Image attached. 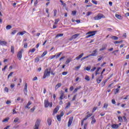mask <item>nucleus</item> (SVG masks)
I'll return each instance as SVG.
<instances>
[{
    "label": "nucleus",
    "mask_w": 129,
    "mask_h": 129,
    "mask_svg": "<svg viewBox=\"0 0 129 129\" xmlns=\"http://www.w3.org/2000/svg\"><path fill=\"white\" fill-rule=\"evenodd\" d=\"M85 80L87 81H90V78H89V76L86 75L85 78Z\"/></svg>",
    "instance_id": "obj_36"
},
{
    "label": "nucleus",
    "mask_w": 129,
    "mask_h": 129,
    "mask_svg": "<svg viewBox=\"0 0 129 129\" xmlns=\"http://www.w3.org/2000/svg\"><path fill=\"white\" fill-rule=\"evenodd\" d=\"M118 119L120 122H122L123 121V119H122V117L119 116L118 117Z\"/></svg>",
    "instance_id": "obj_30"
},
{
    "label": "nucleus",
    "mask_w": 129,
    "mask_h": 129,
    "mask_svg": "<svg viewBox=\"0 0 129 129\" xmlns=\"http://www.w3.org/2000/svg\"><path fill=\"white\" fill-rule=\"evenodd\" d=\"M111 127H112V128H118V124H113L112 125H111Z\"/></svg>",
    "instance_id": "obj_22"
},
{
    "label": "nucleus",
    "mask_w": 129,
    "mask_h": 129,
    "mask_svg": "<svg viewBox=\"0 0 129 129\" xmlns=\"http://www.w3.org/2000/svg\"><path fill=\"white\" fill-rule=\"evenodd\" d=\"M62 75H67V74H68V72H63L62 73Z\"/></svg>",
    "instance_id": "obj_60"
},
{
    "label": "nucleus",
    "mask_w": 129,
    "mask_h": 129,
    "mask_svg": "<svg viewBox=\"0 0 129 129\" xmlns=\"http://www.w3.org/2000/svg\"><path fill=\"white\" fill-rule=\"evenodd\" d=\"M76 97H77V94L75 95L72 100V101H74V100H75V99H76Z\"/></svg>",
    "instance_id": "obj_45"
},
{
    "label": "nucleus",
    "mask_w": 129,
    "mask_h": 129,
    "mask_svg": "<svg viewBox=\"0 0 129 129\" xmlns=\"http://www.w3.org/2000/svg\"><path fill=\"white\" fill-rule=\"evenodd\" d=\"M11 28H12V26L11 25H7L6 26V29L7 30H11Z\"/></svg>",
    "instance_id": "obj_42"
},
{
    "label": "nucleus",
    "mask_w": 129,
    "mask_h": 129,
    "mask_svg": "<svg viewBox=\"0 0 129 129\" xmlns=\"http://www.w3.org/2000/svg\"><path fill=\"white\" fill-rule=\"evenodd\" d=\"M10 87H11V89H13V88H14L15 87V84H11Z\"/></svg>",
    "instance_id": "obj_58"
},
{
    "label": "nucleus",
    "mask_w": 129,
    "mask_h": 129,
    "mask_svg": "<svg viewBox=\"0 0 129 129\" xmlns=\"http://www.w3.org/2000/svg\"><path fill=\"white\" fill-rule=\"evenodd\" d=\"M24 92L25 94L28 93V84H27V83H25V85L24 88Z\"/></svg>",
    "instance_id": "obj_10"
},
{
    "label": "nucleus",
    "mask_w": 129,
    "mask_h": 129,
    "mask_svg": "<svg viewBox=\"0 0 129 129\" xmlns=\"http://www.w3.org/2000/svg\"><path fill=\"white\" fill-rule=\"evenodd\" d=\"M14 121V122H18V121H19V118L18 117L15 118Z\"/></svg>",
    "instance_id": "obj_53"
},
{
    "label": "nucleus",
    "mask_w": 129,
    "mask_h": 129,
    "mask_svg": "<svg viewBox=\"0 0 129 129\" xmlns=\"http://www.w3.org/2000/svg\"><path fill=\"white\" fill-rule=\"evenodd\" d=\"M58 22H59V19H55L54 24L57 25V24H58Z\"/></svg>",
    "instance_id": "obj_56"
},
{
    "label": "nucleus",
    "mask_w": 129,
    "mask_h": 129,
    "mask_svg": "<svg viewBox=\"0 0 129 129\" xmlns=\"http://www.w3.org/2000/svg\"><path fill=\"white\" fill-rule=\"evenodd\" d=\"M102 18L105 19V16L102 14L99 13L96 16L94 17V20L97 21L98 20H101Z\"/></svg>",
    "instance_id": "obj_2"
},
{
    "label": "nucleus",
    "mask_w": 129,
    "mask_h": 129,
    "mask_svg": "<svg viewBox=\"0 0 129 129\" xmlns=\"http://www.w3.org/2000/svg\"><path fill=\"white\" fill-rule=\"evenodd\" d=\"M77 13V11H72V15H73V16H76Z\"/></svg>",
    "instance_id": "obj_47"
},
{
    "label": "nucleus",
    "mask_w": 129,
    "mask_h": 129,
    "mask_svg": "<svg viewBox=\"0 0 129 129\" xmlns=\"http://www.w3.org/2000/svg\"><path fill=\"white\" fill-rule=\"evenodd\" d=\"M14 50H15V47H14V46H12L11 47V52L13 53V54L15 53Z\"/></svg>",
    "instance_id": "obj_32"
},
{
    "label": "nucleus",
    "mask_w": 129,
    "mask_h": 129,
    "mask_svg": "<svg viewBox=\"0 0 129 129\" xmlns=\"http://www.w3.org/2000/svg\"><path fill=\"white\" fill-rule=\"evenodd\" d=\"M110 38L112 40H118V37H117V36H112Z\"/></svg>",
    "instance_id": "obj_25"
},
{
    "label": "nucleus",
    "mask_w": 129,
    "mask_h": 129,
    "mask_svg": "<svg viewBox=\"0 0 129 129\" xmlns=\"http://www.w3.org/2000/svg\"><path fill=\"white\" fill-rule=\"evenodd\" d=\"M73 121V117H71L69 119V121L68 122V126H70V125L72 124Z\"/></svg>",
    "instance_id": "obj_8"
},
{
    "label": "nucleus",
    "mask_w": 129,
    "mask_h": 129,
    "mask_svg": "<svg viewBox=\"0 0 129 129\" xmlns=\"http://www.w3.org/2000/svg\"><path fill=\"white\" fill-rule=\"evenodd\" d=\"M11 103V102L10 100H7L6 102V104H10Z\"/></svg>",
    "instance_id": "obj_64"
},
{
    "label": "nucleus",
    "mask_w": 129,
    "mask_h": 129,
    "mask_svg": "<svg viewBox=\"0 0 129 129\" xmlns=\"http://www.w3.org/2000/svg\"><path fill=\"white\" fill-rule=\"evenodd\" d=\"M81 86H80L78 88H76L74 90V93H76L77 91H78V90H79V89H81Z\"/></svg>",
    "instance_id": "obj_27"
},
{
    "label": "nucleus",
    "mask_w": 129,
    "mask_h": 129,
    "mask_svg": "<svg viewBox=\"0 0 129 129\" xmlns=\"http://www.w3.org/2000/svg\"><path fill=\"white\" fill-rule=\"evenodd\" d=\"M35 51H36V48H33L32 49H30L29 52L30 53H34V52H35Z\"/></svg>",
    "instance_id": "obj_38"
},
{
    "label": "nucleus",
    "mask_w": 129,
    "mask_h": 129,
    "mask_svg": "<svg viewBox=\"0 0 129 129\" xmlns=\"http://www.w3.org/2000/svg\"><path fill=\"white\" fill-rule=\"evenodd\" d=\"M107 106H108V104L107 103H104L103 105L104 108H107Z\"/></svg>",
    "instance_id": "obj_46"
},
{
    "label": "nucleus",
    "mask_w": 129,
    "mask_h": 129,
    "mask_svg": "<svg viewBox=\"0 0 129 129\" xmlns=\"http://www.w3.org/2000/svg\"><path fill=\"white\" fill-rule=\"evenodd\" d=\"M53 12H54V16L56 17L57 15V10H54Z\"/></svg>",
    "instance_id": "obj_52"
},
{
    "label": "nucleus",
    "mask_w": 129,
    "mask_h": 129,
    "mask_svg": "<svg viewBox=\"0 0 129 129\" xmlns=\"http://www.w3.org/2000/svg\"><path fill=\"white\" fill-rule=\"evenodd\" d=\"M61 55H62V52H59V53H56V56H55L56 59H57V58H59V57H60V56H61Z\"/></svg>",
    "instance_id": "obj_34"
},
{
    "label": "nucleus",
    "mask_w": 129,
    "mask_h": 129,
    "mask_svg": "<svg viewBox=\"0 0 129 129\" xmlns=\"http://www.w3.org/2000/svg\"><path fill=\"white\" fill-rule=\"evenodd\" d=\"M97 53V49H95L93 51V53L90 54V56H92L93 57H94V56H96V55H95V53Z\"/></svg>",
    "instance_id": "obj_17"
},
{
    "label": "nucleus",
    "mask_w": 129,
    "mask_h": 129,
    "mask_svg": "<svg viewBox=\"0 0 129 129\" xmlns=\"http://www.w3.org/2000/svg\"><path fill=\"white\" fill-rule=\"evenodd\" d=\"M61 83H58L55 86V90H57L59 87H61Z\"/></svg>",
    "instance_id": "obj_28"
},
{
    "label": "nucleus",
    "mask_w": 129,
    "mask_h": 129,
    "mask_svg": "<svg viewBox=\"0 0 129 129\" xmlns=\"http://www.w3.org/2000/svg\"><path fill=\"white\" fill-rule=\"evenodd\" d=\"M59 110V107L58 106H56L53 110V113H57L58 111Z\"/></svg>",
    "instance_id": "obj_19"
},
{
    "label": "nucleus",
    "mask_w": 129,
    "mask_h": 129,
    "mask_svg": "<svg viewBox=\"0 0 129 129\" xmlns=\"http://www.w3.org/2000/svg\"><path fill=\"white\" fill-rule=\"evenodd\" d=\"M92 3L93 4H94V5H97V1H93V0H92Z\"/></svg>",
    "instance_id": "obj_54"
},
{
    "label": "nucleus",
    "mask_w": 129,
    "mask_h": 129,
    "mask_svg": "<svg viewBox=\"0 0 129 129\" xmlns=\"http://www.w3.org/2000/svg\"><path fill=\"white\" fill-rule=\"evenodd\" d=\"M95 70H96V67H94L91 70V72H93Z\"/></svg>",
    "instance_id": "obj_63"
},
{
    "label": "nucleus",
    "mask_w": 129,
    "mask_h": 129,
    "mask_svg": "<svg viewBox=\"0 0 129 129\" xmlns=\"http://www.w3.org/2000/svg\"><path fill=\"white\" fill-rule=\"evenodd\" d=\"M66 104H67V106H66L65 108L67 109L68 107H70V105H71V102L69 101Z\"/></svg>",
    "instance_id": "obj_24"
},
{
    "label": "nucleus",
    "mask_w": 129,
    "mask_h": 129,
    "mask_svg": "<svg viewBox=\"0 0 129 129\" xmlns=\"http://www.w3.org/2000/svg\"><path fill=\"white\" fill-rule=\"evenodd\" d=\"M106 47H107L106 44L102 45V48L99 49V51H103V50H106Z\"/></svg>",
    "instance_id": "obj_11"
},
{
    "label": "nucleus",
    "mask_w": 129,
    "mask_h": 129,
    "mask_svg": "<svg viewBox=\"0 0 129 129\" xmlns=\"http://www.w3.org/2000/svg\"><path fill=\"white\" fill-rule=\"evenodd\" d=\"M118 52V50H116L112 52V54H114L115 56H116V54L115 53H117Z\"/></svg>",
    "instance_id": "obj_40"
},
{
    "label": "nucleus",
    "mask_w": 129,
    "mask_h": 129,
    "mask_svg": "<svg viewBox=\"0 0 129 129\" xmlns=\"http://www.w3.org/2000/svg\"><path fill=\"white\" fill-rule=\"evenodd\" d=\"M101 68L100 67H99L97 68V69L96 71V73H95V75L96 76L97 75V74H99V73H98V72L100 70Z\"/></svg>",
    "instance_id": "obj_33"
},
{
    "label": "nucleus",
    "mask_w": 129,
    "mask_h": 129,
    "mask_svg": "<svg viewBox=\"0 0 129 129\" xmlns=\"http://www.w3.org/2000/svg\"><path fill=\"white\" fill-rule=\"evenodd\" d=\"M111 101H112V104H115V103H116V102H115V100L114 99H112Z\"/></svg>",
    "instance_id": "obj_59"
},
{
    "label": "nucleus",
    "mask_w": 129,
    "mask_h": 129,
    "mask_svg": "<svg viewBox=\"0 0 129 129\" xmlns=\"http://www.w3.org/2000/svg\"><path fill=\"white\" fill-rule=\"evenodd\" d=\"M97 31H89L88 33L86 34V35H88L85 37V39H88V38H90V37H92L96 34Z\"/></svg>",
    "instance_id": "obj_1"
},
{
    "label": "nucleus",
    "mask_w": 129,
    "mask_h": 129,
    "mask_svg": "<svg viewBox=\"0 0 129 129\" xmlns=\"http://www.w3.org/2000/svg\"><path fill=\"white\" fill-rule=\"evenodd\" d=\"M39 61H40V58H39V57L35 58V62H36V63H38V62H39Z\"/></svg>",
    "instance_id": "obj_48"
},
{
    "label": "nucleus",
    "mask_w": 129,
    "mask_h": 129,
    "mask_svg": "<svg viewBox=\"0 0 129 129\" xmlns=\"http://www.w3.org/2000/svg\"><path fill=\"white\" fill-rule=\"evenodd\" d=\"M92 114H93L92 113H90V114H88L83 119V120H87L88 118L90 117V116H91V115H92Z\"/></svg>",
    "instance_id": "obj_16"
},
{
    "label": "nucleus",
    "mask_w": 129,
    "mask_h": 129,
    "mask_svg": "<svg viewBox=\"0 0 129 129\" xmlns=\"http://www.w3.org/2000/svg\"><path fill=\"white\" fill-rule=\"evenodd\" d=\"M50 73H51V72L49 71L48 69H46L44 73L43 77V79H45L47 76H50Z\"/></svg>",
    "instance_id": "obj_4"
},
{
    "label": "nucleus",
    "mask_w": 129,
    "mask_h": 129,
    "mask_svg": "<svg viewBox=\"0 0 129 129\" xmlns=\"http://www.w3.org/2000/svg\"><path fill=\"white\" fill-rule=\"evenodd\" d=\"M118 92H119V90L118 88L115 89L114 94H116L117 93H118Z\"/></svg>",
    "instance_id": "obj_41"
},
{
    "label": "nucleus",
    "mask_w": 129,
    "mask_h": 129,
    "mask_svg": "<svg viewBox=\"0 0 129 129\" xmlns=\"http://www.w3.org/2000/svg\"><path fill=\"white\" fill-rule=\"evenodd\" d=\"M79 34H76L73 35L70 39L69 41H72V40H74V39H76L78 36H79Z\"/></svg>",
    "instance_id": "obj_7"
},
{
    "label": "nucleus",
    "mask_w": 129,
    "mask_h": 129,
    "mask_svg": "<svg viewBox=\"0 0 129 129\" xmlns=\"http://www.w3.org/2000/svg\"><path fill=\"white\" fill-rule=\"evenodd\" d=\"M48 53V51H45L41 55V56L40 57V58H42L44 57L45 55H47V53Z\"/></svg>",
    "instance_id": "obj_26"
},
{
    "label": "nucleus",
    "mask_w": 129,
    "mask_h": 129,
    "mask_svg": "<svg viewBox=\"0 0 129 129\" xmlns=\"http://www.w3.org/2000/svg\"><path fill=\"white\" fill-rule=\"evenodd\" d=\"M53 105V103L52 102H49V101L48 99H46L44 100V107L47 108V107H52V106Z\"/></svg>",
    "instance_id": "obj_3"
},
{
    "label": "nucleus",
    "mask_w": 129,
    "mask_h": 129,
    "mask_svg": "<svg viewBox=\"0 0 129 129\" xmlns=\"http://www.w3.org/2000/svg\"><path fill=\"white\" fill-rule=\"evenodd\" d=\"M90 57V54L89 55H87L86 56H84L83 58L81 59V61H83V60H85V59H87V58Z\"/></svg>",
    "instance_id": "obj_35"
},
{
    "label": "nucleus",
    "mask_w": 129,
    "mask_h": 129,
    "mask_svg": "<svg viewBox=\"0 0 129 129\" xmlns=\"http://www.w3.org/2000/svg\"><path fill=\"white\" fill-rule=\"evenodd\" d=\"M72 60L71 58H68L67 60L66 61V64L67 65V64H69L70 62H71Z\"/></svg>",
    "instance_id": "obj_29"
},
{
    "label": "nucleus",
    "mask_w": 129,
    "mask_h": 129,
    "mask_svg": "<svg viewBox=\"0 0 129 129\" xmlns=\"http://www.w3.org/2000/svg\"><path fill=\"white\" fill-rule=\"evenodd\" d=\"M96 109H97V107H94L92 110V112H94V111H95V110H96Z\"/></svg>",
    "instance_id": "obj_62"
},
{
    "label": "nucleus",
    "mask_w": 129,
    "mask_h": 129,
    "mask_svg": "<svg viewBox=\"0 0 129 129\" xmlns=\"http://www.w3.org/2000/svg\"><path fill=\"white\" fill-rule=\"evenodd\" d=\"M13 74H14V72H11L8 76V79H9L11 76H12Z\"/></svg>",
    "instance_id": "obj_49"
},
{
    "label": "nucleus",
    "mask_w": 129,
    "mask_h": 129,
    "mask_svg": "<svg viewBox=\"0 0 129 129\" xmlns=\"http://www.w3.org/2000/svg\"><path fill=\"white\" fill-rule=\"evenodd\" d=\"M31 104H32V103H31V101H29L25 107V108H28L29 109H30V107L29 106L30 105H31Z\"/></svg>",
    "instance_id": "obj_18"
},
{
    "label": "nucleus",
    "mask_w": 129,
    "mask_h": 129,
    "mask_svg": "<svg viewBox=\"0 0 129 129\" xmlns=\"http://www.w3.org/2000/svg\"><path fill=\"white\" fill-rule=\"evenodd\" d=\"M47 123L49 126L52 124V119L51 118H48L47 119Z\"/></svg>",
    "instance_id": "obj_14"
},
{
    "label": "nucleus",
    "mask_w": 129,
    "mask_h": 129,
    "mask_svg": "<svg viewBox=\"0 0 129 129\" xmlns=\"http://www.w3.org/2000/svg\"><path fill=\"white\" fill-rule=\"evenodd\" d=\"M57 119L58 121H61V116L60 115H57L56 116Z\"/></svg>",
    "instance_id": "obj_37"
},
{
    "label": "nucleus",
    "mask_w": 129,
    "mask_h": 129,
    "mask_svg": "<svg viewBox=\"0 0 129 129\" xmlns=\"http://www.w3.org/2000/svg\"><path fill=\"white\" fill-rule=\"evenodd\" d=\"M63 34H58L55 36V38H59V37H63Z\"/></svg>",
    "instance_id": "obj_39"
},
{
    "label": "nucleus",
    "mask_w": 129,
    "mask_h": 129,
    "mask_svg": "<svg viewBox=\"0 0 129 129\" xmlns=\"http://www.w3.org/2000/svg\"><path fill=\"white\" fill-rule=\"evenodd\" d=\"M7 44V43L5 41L0 40V45H2V46L4 45L5 46H6Z\"/></svg>",
    "instance_id": "obj_21"
},
{
    "label": "nucleus",
    "mask_w": 129,
    "mask_h": 129,
    "mask_svg": "<svg viewBox=\"0 0 129 129\" xmlns=\"http://www.w3.org/2000/svg\"><path fill=\"white\" fill-rule=\"evenodd\" d=\"M40 123H41V120L37 119L35 122L34 129H39Z\"/></svg>",
    "instance_id": "obj_5"
},
{
    "label": "nucleus",
    "mask_w": 129,
    "mask_h": 129,
    "mask_svg": "<svg viewBox=\"0 0 129 129\" xmlns=\"http://www.w3.org/2000/svg\"><path fill=\"white\" fill-rule=\"evenodd\" d=\"M91 118H92V121H91V124H94V123H95L96 122V119L94 118V116H92Z\"/></svg>",
    "instance_id": "obj_12"
},
{
    "label": "nucleus",
    "mask_w": 129,
    "mask_h": 129,
    "mask_svg": "<svg viewBox=\"0 0 129 129\" xmlns=\"http://www.w3.org/2000/svg\"><path fill=\"white\" fill-rule=\"evenodd\" d=\"M6 68H8V66H5L4 67V68L2 69V71L5 72Z\"/></svg>",
    "instance_id": "obj_55"
},
{
    "label": "nucleus",
    "mask_w": 129,
    "mask_h": 129,
    "mask_svg": "<svg viewBox=\"0 0 129 129\" xmlns=\"http://www.w3.org/2000/svg\"><path fill=\"white\" fill-rule=\"evenodd\" d=\"M115 17H116V18H117V19H118L119 20H121V19H122L121 16L118 14H115Z\"/></svg>",
    "instance_id": "obj_23"
},
{
    "label": "nucleus",
    "mask_w": 129,
    "mask_h": 129,
    "mask_svg": "<svg viewBox=\"0 0 129 129\" xmlns=\"http://www.w3.org/2000/svg\"><path fill=\"white\" fill-rule=\"evenodd\" d=\"M84 55V53H82L80 55H79L78 56L76 57V60H79V59H81V58L83 57Z\"/></svg>",
    "instance_id": "obj_13"
},
{
    "label": "nucleus",
    "mask_w": 129,
    "mask_h": 129,
    "mask_svg": "<svg viewBox=\"0 0 129 129\" xmlns=\"http://www.w3.org/2000/svg\"><path fill=\"white\" fill-rule=\"evenodd\" d=\"M17 33V30H14L12 33V35H15V34H16Z\"/></svg>",
    "instance_id": "obj_57"
},
{
    "label": "nucleus",
    "mask_w": 129,
    "mask_h": 129,
    "mask_svg": "<svg viewBox=\"0 0 129 129\" xmlns=\"http://www.w3.org/2000/svg\"><path fill=\"white\" fill-rule=\"evenodd\" d=\"M102 78H103V76L101 75L99 78L97 79V83L99 84L100 82L102 81Z\"/></svg>",
    "instance_id": "obj_9"
},
{
    "label": "nucleus",
    "mask_w": 129,
    "mask_h": 129,
    "mask_svg": "<svg viewBox=\"0 0 129 129\" xmlns=\"http://www.w3.org/2000/svg\"><path fill=\"white\" fill-rule=\"evenodd\" d=\"M125 116H126V113H124V116H123L122 118L124 119V122L127 123V119L126 118V117H125Z\"/></svg>",
    "instance_id": "obj_15"
},
{
    "label": "nucleus",
    "mask_w": 129,
    "mask_h": 129,
    "mask_svg": "<svg viewBox=\"0 0 129 129\" xmlns=\"http://www.w3.org/2000/svg\"><path fill=\"white\" fill-rule=\"evenodd\" d=\"M92 14V12H88L87 13V16L88 17L89 16H90V15Z\"/></svg>",
    "instance_id": "obj_51"
},
{
    "label": "nucleus",
    "mask_w": 129,
    "mask_h": 129,
    "mask_svg": "<svg viewBox=\"0 0 129 129\" xmlns=\"http://www.w3.org/2000/svg\"><path fill=\"white\" fill-rule=\"evenodd\" d=\"M9 119H10V118L9 117L6 118L3 120V122H6V121H8Z\"/></svg>",
    "instance_id": "obj_44"
},
{
    "label": "nucleus",
    "mask_w": 129,
    "mask_h": 129,
    "mask_svg": "<svg viewBox=\"0 0 129 129\" xmlns=\"http://www.w3.org/2000/svg\"><path fill=\"white\" fill-rule=\"evenodd\" d=\"M119 43H122V40H121L120 41H115L114 42V44H119Z\"/></svg>",
    "instance_id": "obj_43"
},
{
    "label": "nucleus",
    "mask_w": 129,
    "mask_h": 129,
    "mask_svg": "<svg viewBox=\"0 0 129 129\" xmlns=\"http://www.w3.org/2000/svg\"><path fill=\"white\" fill-rule=\"evenodd\" d=\"M63 96H64V93H63V91H61L60 96L59 97L60 100H62L63 99Z\"/></svg>",
    "instance_id": "obj_20"
},
{
    "label": "nucleus",
    "mask_w": 129,
    "mask_h": 129,
    "mask_svg": "<svg viewBox=\"0 0 129 129\" xmlns=\"http://www.w3.org/2000/svg\"><path fill=\"white\" fill-rule=\"evenodd\" d=\"M55 57H56V54L52 55L51 56H50L49 59L50 60H52V59H53V58H55Z\"/></svg>",
    "instance_id": "obj_50"
},
{
    "label": "nucleus",
    "mask_w": 129,
    "mask_h": 129,
    "mask_svg": "<svg viewBox=\"0 0 129 129\" xmlns=\"http://www.w3.org/2000/svg\"><path fill=\"white\" fill-rule=\"evenodd\" d=\"M5 91H6V92H9V88L8 87H5Z\"/></svg>",
    "instance_id": "obj_61"
},
{
    "label": "nucleus",
    "mask_w": 129,
    "mask_h": 129,
    "mask_svg": "<svg viewBox=\"0 0 129 129\" xmlns=\"http://www.w3.org/2000/svg\"><path fill=\"white\" fill-rule=\"evenodd\" d=\"M22 53H23V49H21L20 51L18 52L17 54V57L20 60H22Z\"/></svg>",
    "instance_id": "obj_6"
},
{
    "label": "nucleus",
    "mask_w": 129,
    "mask_h": 129,
    "mask_svg": "<svg viewBox=\"0 0 129 129\" xmlns=\"http://www.w3.org/2000/svg\"><path fill=\"white\" fill-rule=\"evenodd\" d=\"M25 33H26V31H21L18 33L17 35H21V36H23V35L25 34Z\"/></svg>",
    "instance_id": "obj_31"
}]
</instances>
